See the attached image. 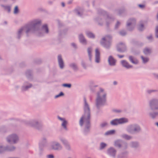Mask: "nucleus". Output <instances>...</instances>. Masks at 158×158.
<instances>
[{
    "label": "nucleus",
    "mask_w": 158,
    "mask_h": 158,
    "mask_svg": "<svg viewBox=\"0 0 158 158\" xmlns=\"http://www.w3.org/2000/svg\"><path fill=\"white\" fill-rule=\"evenodd\" d=\"M84 113L80 118L79 123L80 126L82 127L84 122L85 123V127L84 129L83 133L84 134L87 135L89 133L90 131V110L89 105L87 102L85 97H84Z\"/></svg>",
    "instance_id": "obj_1"
},
{
    "label": "nucleus",
    "mask_w": 158,
    "mask_h": 158,
    "mask_svg": "<svg viewBox=\"0 0 158 158\" xmlns=\"http://www.w3.org/2000/svg\"><path fill=\"white\" fill-rule=\"evenodd\" d=\"M41 21L36 20L34 23H31L32 33L39 37L44 35V33L48 34L49 29L47 24L44 25L41 27Z\"/></svg>",
    "instance_id": "obj_2"
},
{
    "label": "nucleus",
    "mask_w": 158,
    "mask_h": 158,
    "mask_svg": "<svg viewBox=\"0 0 158 158\" xmlns=\"http://www.w3.org/2000/svg\"><path fill=\"white\" fill-rule=\"evenodd\" d=\"M149 109L148 114L150 118L155 119L158 117V98H154L148 102Z\"/></svg>",
    "instance_id": "obj_3"
},
{
    "label": "nucleus",
    "mask_w": 158,
    "mask_h": 158,
    "mask_svg": "<svg viewBox=\"0 0 158 158\" xmlns=\"http://www.w3.org/2000/svg\"><path fill=\"white\" fill-rule=\"evenodd\" d=\"M104 90L100 88V91L97 92L95 100L96 106L98 109L105 105L106 102V93H103Z\"/></svg>",
    "instance_id": "obj_4"
},
{
    "label": "nucleus",
    "mask_w": 158,
    "mask_h": 158,
    "mask_svg": "<svg viewBox=\"0 0 158 158\" xmlns=\"http://www.w3.org/2000/svg\"><path fill=\"white\" fill-rule=\"evenodd\" d=\"M127 131L131 134H136L142 131L141 127L139 124L135 123L131 124L127 127Z\"/></svg>",
    "instance_id": "obj_5"
},
{
    "label": "nucleus",
    "mask_w": 158,
    "mask_h": 158,
    "mask_svg": "<svg viewBox=\"0 0 158 158\" xmlns=\"http://www.w3.org/2000/svg\"><path fill=\"white\" fill-rule=\"evenodd\" d=\"M32 30L31 23L28 24L18 29L16 33V38L20 39L23 35V31H25L27 36H28L29 33H32Z\"/></svg>",
    "instance_id": "obj_6"
},
{
    "label": "nucleus",
    "mask_w": 158,
    "mask_h": 158,
    "mask_svg": "<svg viewBox=\"0 0 158 158\" xmlns=\"http://www.w3.org/2000/svg\"><path fill=\"white\" fill-rule=\"evenodd\" d=\"M25 123L26 124L38 130L41 129L43 127L41 122L40 120L36 119L26 121H25Z\"/></svg>",
    "instance_id": "obj_7"
},
{
    "label": "nucleus",
    "mask_w": 158,
    "mask_h": 158,
    "mask_svg": "<svg viewBox=\"0 0 158 158\" xmlns=\"http://www.w3.org/2000/svg\"><path fill=\"white\" fill-rule=\"evenodd\" d=\"M98 13L99 15L106 16V26L107 27H108L110 24L114 20V17L111 15H109L107 12L101 9H98Z\"/></svg>",
    "instance_id": "obj_8"
},
{
    "label": "nucleus",
    "mask_w": 158,
    "mask_h": 158,
    "mask_svg": "<svg viewBox=\"0 0 158 158\" xmlns=\"http://www.w3.org/2000/svg\"><path fill=\"white\" fill-rule=\"evenodd\" d=\"M112 36L110 35H106L105 37L102 38L104 42L101 41V44L107 49H109L111 45Z\"/></svg>",
    "instance_id": "obj_9"
},
{
    "label": "nucleus",
    "mask_w": 158,
    "mask_h": 158,
    "mask_svg": "<svg viewBox=\"0 0 158 158\" xmlns=\"http://www.w3.org/2000/svg\"><path fill=\"white\" fill-rule=\"evenodd\" d=\"M128 119L125 118H115L110 122V124L112 126H117L119 124H122L128 122Z\"/></svg>",
    "instance_id": "obj_10"
},
{
    "label": "nucleus",
    "mask_w": 158,
    "mask_h": 158,
    "mask_svg": "<svg viewBox=\"0 0 158 158\" xmlns=\"http://www.w3.org/2000/svg\"><path fill=\"white\" fill-rule=\"evenodd\" d=\"M50 148L52 150L55 151H60L63 149L62 145L58 142L54 141L51 142Z\"/></svg>",
    "instance_id": "obj_11"
},
{
    "label": "nucleus",
    "mask_w": 158,
    "mask_h": 158,
    "mask_svg": "<svg viewBox=\"0 0 158 158\" xmlns=\"http://www.w3.org/2000/svg\"><path fill=\"white\" fill-rule=\"evenodd\" d=\"M129 147L131 148L135 151H138L140 149V143L137 141H132L129 143Z\"/></svg>",
    "instance_id": "obj_12"
},
{
    "label": "nucleus",
    "mask_w": 158,
    "mask_h": 158,
    "mask_svg": "<svg viewBox=\"0 0 158 158\" xmlns=\"http://www.w3.org/2000/svg\"><path fill=\"white\" fill-rule=\"evenodd\" d=\"M6 140L9 143H16L18 142L19 138L18 136L15 134H12L7 137Z\"/></svg>",
    "instance_id": "obj_13"
},
{
    "label": "nucleus",
    "mask_w": 158,
    "mask_h": 158,
    "mask_svg": "<svg viewBox=\"0 0 158 158\" xmlns=\"http://www.w3.org/2000/svg\"><path fill=\"white\" fill-rule=\"evenodd\" d=\"M136 23V20L134 18H131L127 22V29L129 31H132Z\"/></svg>",
    "instance_id": "obj_14"
},
{
    "label": "nucleus",
    "mask_w": 158,
    "mask_h": 158,
    "mask_svg": "<svg viewBox=\"0 0 158 158\" xmlns=\"http://www.w3.org/2000/svg\"><path fill=\"white\" fill-rule=\"evenodd\" d=\"M116 48L117 50L120 52H124L127 50L125 44L122 42H120L117 44Z\"/></svg>",
    "instance_id": "obj_15"
},
{
    "label": "nucleus",
    "mask_w": 158,
    "mask_h": 158,
    "mask_svg": "<svg viewBox=\"0 0 158 158\" xmlns=\"http://www.w3.org/2000/svg\"><path fill=\"white\" fill-rule=\"evenodd\" d=\"M59 139L63 143L66 150L68 151H71V148L70 145L67 140L62 137H60Z\"/></svg>",
    "instance_id": "obj_16"
},
{
    "label": "nucleus",
    "mask_w": 158,
    "mask_h": 158,
    "mask_svg": "<svg viewBox=\"0 0 158 158\" xmlns=\"http://www.w3.org/2000/svg\"><path fill=\"white\" fill-rule=\"evenodd\" d=\"M116 152V150L112 147L110 148L107 150V154L114 158L115 157Z\"/></svg>",
    "instance_id": "obj_17"
},
{
    "label": "nucleus",
    "mask_w": 158,
    "mask_h": 158,
    "mask_svg": "<svg viewBox=\"0 0 158 158\" xmlns=\"http://www.w3.org/2000/svg\"><path fill=\"white\" fill-rule=\"evenodd\" d=\"M47 143V141L45 137H43L40 140L39 143V147L44 148Z\"/></svg>",
    "instance_id": "obj_18"
},
{
    "label": "nucleus",
    "mask_w": 158,
    "mask_h": 158,
    "mask_svg": "<svg viewBox=\"0 0 158 158\" xmlns=\"http://www.w3.org/2000/svg\"><path fill=\"white\" fill-rule=\"evenodd\" d=\"M129 152L125 150L118 154L117 156V158H127Z\"/></svg>",
    "instance_id": "obj_19"
},
{
    "label": "nucleus",
    "mask_w": 158,
    "mask_h": 158,
    "mask_svg": "<svg viewBox=\"0 0 158 158\" xmlns=\"http://www.w3.org/2000/svg\"><path fill=\"white\" fill-rule=\"evenodd\" d=\"M108 61L110 66H114L116 65V60L112 56H110L108 58Z\"/></svg>",
    "instance_id": "obj_20"
},
{
    "label": "nucleus",
    "mask_w": 158,
    "mask_h": 158,
    "mask_svg": "<svg viewBox=\"0 0 158 158\" xmlns=\"http://www.w3.org/2000/svg\"><path fill=\"white\" fill-rule=\"evenodd\" d=\"M98 14L99 15V16L96 18L95 19V21L98 23L99 25L100 26H102L103 24V20L102 18V16H104L105 15H99L97 12Z\"/></svg>",
    "instance_id": "obj_21"
},
{
    "label": "nucleus",
    "mask_w": 158,
    "mask_h": 158,
    "mask_svg": "<svg viewBox=\"0 0 158 158\" xmlns=\"http://www.w3.org/2000/svg\"><path fill=\"white\" fill-rule=\"evenodd\" d=\"M58 61L60 68L63 69L64 67V64L61 55H59L58 56Z\"/></svg>",
    "instance_id": "obj_22"
},
{
    "label": "nucleus",
    "mask_w": 158,
    "mask_h": 158,
    "mask_svg": "<svg viewBox=\"0 0 158 158\" xmlns=\"http://www.w3.org/2000/svg\"><path fill=\"white\" fill-rule=\"evenodd\" d=\"M28 84L27 82H25L21 87V90L23 91H26L29 88L31 87L32 85L31 84H28V85H27Z\"/></svg>",
    "instance_id": "obj_23"
},
{
    "label": "nucleus",
    "mask_w": 158,
    "mask_h": 158,
    "mask_svg": "<svg viewBox=\"0 0 158 158\" xmlns=\"http://www.w3.org/2000/svg\"><path fill=\"white\" fill-rule=\"evenodd\" d=\"M152 49L151 48L146 47L143 50V52L146 56L150 55L152 53Z\"/></svg>",
    "instance_id": "obj_24"
},
{
    "label": "nucleus",
    "mask_w": 158,
    "mask_h": 158,
    "mask_svg": "<svg viewBox=\"0 0 158 158\" xmlns=\"http://www.w3.org/2000/svg\"><path fill=\"white\" fill-rule=\"evenodd\" d=\"M121 63L123 66L127 69L131 68L133 67V66L130 64L126 60H122Z\"/></svg>",
    "instance_id": "obj_25"
},
{
    "label": "nucleus",
    "mask_w": 158,
    "mask_h": 158,
    "mask_svg": "<svg viewBox=\"0 0 158 158\" xmlns=\"http://www.w3.org/2000/svg\"><path fill=\"white\" fill-rule=\"evenodd\" d=\"M128 59L131 62L135 64H137L139 63L138 60L132 56H128Z\"/></svg>",
    "instance_id": "obj_26"
},
{
    "label": "nucleus",
    "mask_w": 158,
    "mask_h": 158,
    "mask_svg": "<svg viewBox=\"0 0 158 158\" xmlns=\"http://www.w3.org/2000/svg\"><path fill=\"white\" fill-rule=\"evenodd\" d=\"M25 75L28 79L30 80L33 79V74L32 71L29 70H27L25 72Z\"/></svg>",
    "instance_id": "obj_27"
},
{
    "label": "nucleus",
    "mask_w": 158,
    "mask_h": 158,
    "mask_svg": "<svg viewBox=\"0 0 158 158\" xmlns=\"http://www.w3.org/2000/svg\"><path fill=\"white\" fill-rule=\"evenodd\" d=\"M79 39L80 42L83 44H87V41L82 34H80L79 35Z\"/></svg>",
    "instance_id": "obj_28"
},
{
    "label": "nucleus",
    "mask_w": 158,
    "mask_h": 158,
    "mask_svg": "<svg viewBox=\"0 0 158 158\" xmlns=\"http://www.w3.org/2000/svg\"><path fill=\"white\" fill-rule=\"evenodd\" d=\"M69 67L72 68L74 71L76 72L79 69L76 63H72L69 65Z\"/></svg>",
    "instance_id": "obj_29"
},
{
    "label": "nucleus",
    "mask_w": 158,
    "mask_h": 158,
    "mask_svg": "<svg viewBox=\"0 0 158 158\" xmlns=\"http://www.w3.org/2000/svg\"><path fill=\"white\" fill-rule=\"evenodd\" d=\"M95 61L96 63H98L100 62V53L97 48L95 50Z\"/></svg>",
    "instance_id": "obj_30"
},
{
    "label": "nucleus",
    "mask_w": 158,
    "mask_h": 158,
    "mask_svg": "<svg viewBox=\"0 0 158 158\" xmlns=\"http://www.w3.org/2000/svg\"><path fill=\"white\" fill-rule=\"evenodd\" d=\"M122 141V140L120 139L116 140L114 142V146L118 149H120Z\"/></svg>",
    "instance_id": "obj_31"
},
{
    "label": "nucleus",
    "mask_w": 158,
    "mask_h": 158,
    "mask_svg": "<svg viewBox=\"0 0 158 158\" xmlns=\"http://www.w3.org/2000/svg\"><path fill=\"white\" fill-rule=\"evenodd\" d=\"M92 49L91 47H89L87 48V52L88 56L89 57V59L90 61L92 60V55L91 53L92 52Z\"/></svg>",
    "instance_id": "obj_32"
},
{
    "label": "nucleus",
    "mask_w": 158,
    "mask_h": 158,
    "mask_svg": "<svg viewBox=\"0 0 158 158\" xmlns=\"http://www.w3.org/2000/svg\"><path fill=\"white\" fill-rule=\"evenodd\" d=\"M127 143L124 141L122 140L120 149L123 150H126L127 148Z\"/></svg>",
    "instance_id": "obj_33"
},
{
    "label": "nucleus",
    "mask_w": 158,
    "mask_h": 158,
    "mask_svg": "<svg viewBox=\"0 0 158 158\" xmlns=\"http://www.w3.org/2000/svg\"><path fill=\"white\" fill-rule=\"evenodd\" d=\"M1 7L4 8L5 10L7 11L9 13H10L11 11V6H10L4 5L2 4L1 5Z\"/></svg>",
    "instance_id": "obj_34"
},
{
    "label": "nucleus",
    "mask_w": 158,
    "mask_h": 158,
    "mask_svg": "<svg viewBox=\"0 0 158 158\" xmlns=\"http://www.w3.org/2000/svg\"><path fill=\"white\" fill-rule=\"evenodd\" d=\"M85 34L89 38L94 39L95 37L93 33L90 31H86Z\"/></svg>",
    "instance_id": "obj_35"
},
{
    "label": "nucleus",
    "mask_w": 158,
    "mask_h": 158,
    "mask_svg": "<svg viewBox=\"0 0 158 158\" xmlns=\"http://www.w3.org/2000/svg\"><path fill=\"white\" fill-rule=\"evenodd\" d=\"M5 151H12L15 150V148L14 146H5Z\"/></svg>",
    "instance_id": "obj_36"
},
{
    "label": "nucleus",
    "mask_w": 158,
    "mask_h": 158,
    "mask_svg": "<svg viewBox=\"0 0 158 158\" xmlns=\"http://www.w3.org/2000/svg\"><path fill=\"white\" fill-rule=\"evenodd\" d=\"M125 11L124 8L117 9L115 10V12L117 13L118 15H120L123 13Z\"/></svg>",
    "instance_id": "obj_37"
},
{
    "label": "nucleus",
    "mask_w": 158,
    "mask_h": 158,
    "mask_svg": "<svg viewBox=\"0 0 158 158\" xmlns=\"http://www.w3.org/2000/svg\"><path fill=\"white\" fill-rule=\"evenodd\" d=\"M68 29L66 28L60 31L59 32V35L60 36H62L65 35Z\"/></svg>",
    "instance_id": "obj_38"
},
{
    "label": "nucleus",
    "mask_w": 158,
    "mask_h": 158,
    "mask_svg": "<svg viewBox=\"0 0 158 158\" xmlns=\"http://www.w3.org/2000/svg\"><path fill=\"white\" fill-rule=\"evenodd\" d=\"M122 137L127 140H130L132 139V137L127 134H123L122 135Z\"/></svg>",
    "instance_id": "obj_39"
},
{
    "label": "nucleus",
    "mask_w": 158,
    "mask_h": 158,
    "mask_svg": "<svg viewBox=\"0 0 158 158\" xmlns=\"http://www.w3.org/2000/svg\"><path fill=\"white\" fill-rule=\"evenodd\" d=\"M107 145V144L104 143H101L100 145L99 149L102 150L104 149L106 147Z\"/></svg>",
    "instance_id": "obj_40"
},
{
    "label": "nucleus",
    "mask_w": 158,
    "mask_h": 158,
    "mask_svg": "<svg viewBox=\"0 0 158 158\" xmlns=\"http://www.w3.org/2000/svg\"><path fill=\"white\" fill-rule=\"evenodd\" d=\"M67 124V121L64 119L63 121V123H62L61 126L63 127V128L66 130H67L68 129L66 127V125Z\"/></svg>",
    "instance_id": "obj_41"
},
{
    "label": "nucleus",
    "mask_w": 158,
    "mask_h": 158,
    "mask_svg": "<svg viewBox=\"0 0 158 158\" xmlns=\"http://www.w3.org/2000/svg\"><path fill=\"white\" fill-rule=\"evenodd\" d=\"M141 58L142 60V62L143 64L147 63L149 60V59L148 58L144 57L143 56H141Z\"/></svg>",
    "instance_id": "obj_42"
},
{
    "label": "nucleus",
    "mask_w": 158,
    "mask_h": 158,
    "mask_svg": "<svg viewBox=\"0 0 158 158\" xmlns=\"http://www.w3.org/2000/svg\"><path fill=\"white\" fill-rule=\"evenodd\" d=\"M115 132V131L114 130H110L109 131L106 132L105 135H111L114 134Z\"/></svg>",
    "instance_id": "obj_43"
},
{
    "label": "nucleus",
    "mask_w": 158,
    "mask_h": 158,
    "mask_svg": "<svg viewBox=\"0 0 158 158\" xmlns=\"http://www.w3.org/2000/svg\"><path fill=\"white\" fill-rule=\"evenodd\" d=\"M146 92L147 94H150L153 93L158 92V90L157 89H148Z\"/></svg>",
    "instance_id": "obj_44"
},
{
    "label": "nucleus",
    "mask_w": 158,
    "mask_h": 158,
    "mask_svg": "<svg viewBox=\"0 0 158 158\" xmlns=\"http://www.w3.org/2000/svg\"><path fill=\"white\" fill-rule=\"evenodd\" d=\"M19 9L18 6H15L14 9L13 13L15 15H17L19 13Z\"/></svg>",
    "instance_id": "obj_45"
},
{
    "label": "nucleus",
    "mask_w": 158,
    "mask_h": 158,
    "mask_svg": "<svg viewBox=\"0 0 158 158\" xmlns=\"http://www.w3.org/2000/svg\"><path fill=\"white\" fill-rule=\"evenodd\" d=\"M147 39L150 42H152L153 40V38L152 34H150L149 36H147Z\"/></svg>",
    "instance_id": "obj_46"
},
{
    "label": "nucleus",
    "mask_w": 158,
    "mask_h": 158,
    "mask_svg": "<svg viewBox=\"0 0 158 158\" xmlns=\"http://www.w3.org/2000/svg\"><path fill=\"white\" fill-rule=\"evenodd\" d=\"M155 35L156 38H158V25H156L155 27Z\"/></svg>",
    "instance_id": "obj_47"
},
{
    "label": "nucleus",
    "mask_w": 158,
    "mask_h": 158,
    "mask_svg": "<svg viewBox=\"0 0 158 158\" xmlns=\"http://www.w3.org/2000/svg\"><path fill=\"white\" fill-rule=\"evenodd\" d=\"M5 152V146L0 145V153H2Z\"/></svg>",
    "instance_id": "obj_48"
},
{
    "label": "nucleus",
    "mask_w": 158,
    "mask_h": 158,
    "mask_svg": "<svg viewBox=\"0 0 158 158\" xmlns=\"http://www.w3.org/2000/svg\"><path fill=\"white\" fill-rule=\"evenodd\" d=\"M44 148L39 147V154L40 156H41L43 152Z\"/></svg>",
    "instance_id": "obj_49"
},
{
    "label": "nucleus",
    "mask_w": 158,
    "mask_h": 158,
    "mask_svg": "<svg viewBox=\"0 0 158 158\" xmlns=\"http://www.w3.org/2000/svg\"><path fill=\"white\" fill-rule=\"evenodd\" d=\"M144 29V26L143 24H140L138 28V29L140 31H143Z\"/></svg>",
    "instance_id": "obj_50"
},
{
    "label": "nucleus",
    "mask_w": 158,
    "mask_h": 158,
    "mask_svg": "<svg viewBox=\"0 0 158 158\" xmlns=\"http://www.w3.org/2000/svg\"><path fill=\"white\" fill-rule=\"evenodd\" d=\"M108 125V123L106 122L102 123L100 124V126L101 128H103L106 127Z\"/></svg>",
    "instance_id": "obj_51"
},
{
    "label": "nucleus",
    "mask_w": 158,
    "mask_h": 158,
    "mask_svg": "<svg viewBox=\"0 0 158 158\" xmlns=\"http://www.w3.org/2000/svg\"><path fill=\"white\" fill-rule=\"evenodd\" d=\"M119 33L120 35L123 36L127 34V33L126 31L124 30H122L120 31Z\"/></svg>",
    "instance_id": "obj_52"
},
{
    "label": "nucleus",
    "mask_w": 158,
    "mask_h": 158,
    "mask_svg": "<svg viewBox=\"0 0 158 158\" xmlns=\"http://www.w3.org/2000/svg\"><path fill=\"white\" fill-rule=\"evenodd\" d=\"M62 86L64 87L70 88L71 87V84L69 83H64L62 85Z\"/></svg>",
    "instance_id": "obj_53"
},
{
    "label": "nucleus",
    "mask_w": 158,
    "mask_h": 158,
    "mask_svg": "<svg viewBox=\"0 0 158 158\" xmlns=\"http://www.w3.org/2000/svg\"><path fill=\"white\" fill-rule=\"evenodd\" d=\"M113 112L116 113H120L122 112V110L120 109H114L112 110Z\"/></svg>",
    "instance_id": "obj_54"
},
{
    "label": "nucleus",
    "mask_w": 158,
    "mask_h": 158,
    "mask_svg": "<svg viewBox=\"0 0 158 158\" xmlns=\"http://www.w3.org/2000/svg\"><path fill=\"white\" fill-rule=\"evenodd\" d=\"M64 95V93L63 92H61L59 94H58V95H57L55 96V98H58L59 97H61L62 96H63Z\"/></svg>",
    "instance_id": "obj_55"
},
{
    "label": "nucleus",
    "mask_w": 158,
    "mask_h": 158,
    "mask_svg": "<svg viewBox=\"0 0 158 158\" xmlns=\"http://www.w3.org/2000/svg\"><path fill=\"white\" fill-rule=\"evenodd\" d=\"M75 12L77 15L79 16H81L82 15V13H81L78 10L76 9L75 10Z\"/></svg>",
    "instance_id": "obj_56"
},
{
    "label": "nucleus",
    "mask_w": 158,
    "mask_h": 158,
    "mask_svg": "<svg viewBox=\"0 0 158 158\" xmlns=\"http://www.w3.org/2000/svg\"><path fill=\"white\" fill-rule=\"evenodd\" d=\"M120 24V23L118 21L117 22V23L115 25V27H114V29H117L118 28Z\"/></svg>",
    "instance_id": "obj_57"
},
{
    "label": "nucleus",
    "mask_w": 158,
    "mask_h": 158,
    "mask_svg": "<svg viewBox=\"0 0 158 158\" xmlns=\"http://www.w3.org/2000/svg\"><path fill=\"white\" fill-rule=\"evenodd\" d=\"M81 65L83 67L84 69H86V67H87V66H86V65L85 64V62L83 61H82L81 62Z\"/></svg>",
    "instance_id": "obj_58"
},
{
    "label": "nucleus",
    "mask_w": 158,
    "mask_h": 158,
    "mask_svg": "<svg viewBox=\"0 0 158 158\" xmlns=\"http://www.w3.org/2000/svg\"><path fill=\"white\" fill-rule=\"evenodd\" d=\"M138 6L140 9H143L145 7V5L144 4H139L138 5Z\"/></svg>",
    "instance_id": "obj_59"
},
{
    "label": "nucleus",
    "mask_w": 158,
    "mask_h": 158,
    "mask_svg": "<svg viewBox=\"0 0 158 158\" xmlns=\"http://www.w3.org/2000/svg\"><path fill=\"white\" fill-rule=\"evenodd\" d=\"M47 158H54V156L52 154H51L47 155Z\"/></svg>",
    "instance_id": "obj_60"
},
{
    "label": "nucleus",
    "mask_w": 158,
    "mask_h": 158,
    "mask_svg": "<svg viewBox=\"0 0 158 158\" xmlns=\"http://www.w3.org/2000/svg\"><path fill=\"white\" fill-rule=\"evenodd\" d=\"M152 74L155 78L158 79V74L154 73Z\"/></svg>",
    "instance_id": "obj_61"
},
{
    "label": "nucleus",
    "mask_w": 158,
    "mask_h": 158,
    "mask_svg": "<svg viewBox=\"0 0 158 158\" xmlns=\"http://www.w3.org/2000/svg\"><path fill=\"white\" fill-rule=\"evenodd\" d=\"M72 46L75 49L77 48V46L74 43H72L71 44Z\"/></svg>",
    "instance_id": "obj_62"
},
{
    "label": "nucleus",
    "mask_w": 158,
    "mask_h": 158,
    "mask_svg": "<svg viewBox=\"0 0 158 158\" xmlns=\"http://www.w3.org/2000/svg\"><path fill=\"white\" fill-rule=\"evenodd\" d=\"M133 53L134 55H138L139 54L140 52L139 50L137 51L136 52H133Z\"/></svg>",
    "instance_id": "obj_63"
},
{
    "label": "nucleus",
    "mask_w": 158,
    "mask_h": 158,
    "mask_svg": "<svg viewBox=\"0 0 158 158\" xmlns=\"http://www.w3.org/2000/svg\"><path fill=\"white\" fill-rule=\"evenodd\" d=\"M57 118H58L59 120H60L61 121H63L64 119H65L64 118H61L59 116H58Z\"/></svg>",
    "instance_id": "obj_64"
}]
</instances>
